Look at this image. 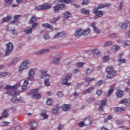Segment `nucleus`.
<instances>
[{
	"mask_svg": "<svg viewBox=\"0 0 130 130\" xmlns=\"http://www.w3.org/2000/svg\"><path fill=\"white\" fill-rule=\"evenodd\" d=\"M107 103V100H106V99H104L101 101V104L103 106L106 105Z\"/></svg>",
	"mask_w": 130,
	"mask_h": 130,
	"instance_id": "obj_47",
	"label": "nucleus"
},
{
	"mask_svg": "<svg viewBox=\"0 0 130 130\" xmlns=\"http://www.w3.org/2000/svg\"><path fill=\"white\" fill-rule=\"evenodd\" d=\"M34 22H36V18L34 16H32L29 20V24H32Z\"/></svg>",
	"mask_w": 130,
	"mask_h": 130,
	"instance_id": "obj_36",
	"label": "nucleus"
},
{
	"mask_svg": "<svg viewBox=\"0 0 130 130\" xmlns=\"http://www.w3.org/2000/svg\"><path fill=\"white\" fill-rule=\"evenodd\" d=\"M106 72L108 73L107 75V79H113L116 76V71L113 69V67H107L106 69Z\"/></svg>",
	"mask_w": 130,
	"mask_h": 130,
	"instance_id": "obj_5",
	"label": "nucleus"
},
{
	"mask_svg": "<svg viewBox=\"0 0 130 130\" xmlns=\"http://www.w3.org/2000/svg\"><path fill=\"white\" fill-rule=\"evenodd\" d=\"M29 125L30 126H32V127H34L35 128H36L37 127V122L34 121H31L29 122Z\"/></svg>",
	"mask_w": 130,
	"mask_h": 130,
	"instance_id": "obj_28",
	"label": "nucleus"
},
{
	"mask_svg": "<svg viewBox=\"0 0 130 130\" xmlns=\"http://www.w3.org/2000/svg\"><path fill=\"white\" fill-rule=\"evenodd\" d=\"M112 49H114V50L117 51L119 50V49H120V48L117 45H115L112 47Z\"/></svg>",
	"mask_w": 130,
	"mask_h": 130,
	"instance_id": "obj_48",
	"label": "nucleus"
},
{
	"mask_svg": "<svg viewBox=\"0 0 130 130\" xmlns=\"http://www.w3.org/2000/svg\"><path fill=\"white\" fill-rule=\"evenodd\" d=\"M12 20V16H8L6 17H4L1 21L2 24H4V23H6L7 22H9V21H11Z\"/></svg>",
	"mask_w": 130,
	"mask_h": 130,
	"instance_id": "obj_16",
	"label": "nucleus"
},
{
	"mask_svg": "<svg viewBox=\"0 0 130 130\" xmlns=\"http://www.w3.org/2000/svg\"><path fill=\"white\" fill-rule=\"evenodd\" d=\"M129 26V22H124L122 24L121 26H120L121 29H122L123 30H125V29H126V28H127V27Z\"/></svg>",
	"mask_w": 130,
	"mask_h": 130,
	"instance_id": "obj_24",
	"label": "nucleus"
},
{
	"mask_svg": "<svg viewBox=\"0 0 130 130\" xmlns=\"http://www.w3.org/2000/svg\"><path fill=\"white\" fill-rule=\"evenodd\" d=\"M84 64V62H78L75 64V66H76V67H77L78 68H81V67H83Z\"/></svg>",
	"mask_w": 130,
	"mask_h": 130,
	"instance_id": "obj_35",
	"label": "nucleus"
},
{
	"mask_svg": "<svg viewBox=\"0 0 130 130\" xmlns=\"http://www.w3.org/2000/svg\"><path fill=\"white\" fill-rule=\"evenodd\" d=\"M39 77L41 79H44V78H49V74H47V70H41L40 72Z\"/></svg>",
	"mask_w": 130,
	"mask_h": 130,
	"instance_id": "obj_9",
	"label": "nucleus"
},
{
	"mask_svg": "<svg viewBox=\"0 0 130 130\" xmlns=\"http://www.w3.org/2000/svg\"><path fill=\"white\" fill-rule=\"evenodd\" d=\"M89 2L90 1L89 0H83L82 5V6H85V5H88Z\"/></svg>",
	"mask_w": 130,
	"mask_h": 130,
	"instance_id": "obj_51",
	"label": "nucleus"
},
{
	"mask_svg": "<svg viewBox=\"0 0 130 130\" xmlns=\"http://www.w3.org/2000/svg\"><path fill=\"white\" fill-rule=\"evenodd\" d=\"M113 87L110 88L108 91V96H110L111 94H112V93H113Z\"/></svg>",
	"mask_w": 130,
	"mask_h": 130,
	"instance_id": "obj_42",
	"label": "nucleus"
},
{
	"mask_svg": "<svg viewBox=\"0 0 130 130\" xmlns=\"http://www.w3.org/2000/svg\"><path fill=\"white\" fill-rule=\"evenodd\" d=\"M93 71H94V69H90L89 68H87L86 70H85V74L87 76H89V75H90Z\"/></svg>",
	"mask_w": 130,
	"mask_h": 130,
	"instance_id": "obj_32",
	"label": "nucleus"
},
{
	"mask_svg": "<svg viewBox=\"0 0 130 130\" xmlns=\"http://www.w3.org/2000/svg\"><path fill=\"white\" fill-rule=\"evenodd\" d=\"M79 127H83L85 125V123L84 121H81L78 123Z\"/></svg>",
	"mask_w": 130,
	"mask_h": 130,
	"instance_id": "obj_61",
	"label": "nucleus"
},
{
	"mask_svg": "<svg viewBox=\"0 0 130 130\" xmlns=\"http://www.w3.org/2000/svg\"><path fill=\"white\" fill-rule=\"evenodd\" d=\"M30 64H31V61L28 59H26L24 60L22 63H21L19 68V71L20 72H23V71H25V70H27L28 68H29Z\"/></svg>",
	"mask_w": 130,
	"mask_h": 130,
	"instance_id": "obj_4",
	"label": "nucleus"
},
{
	"mask_svg": "<svg viewBox=\"0 0 130 130\" xmlns=\"http://www.w3.org/2000/svg\"><path fill=\"white\" fill-rule=\"evenodd\" d=\"M93 30H94L95 33H96V34H100V29H99V28H98L97 27H95L94 28H93Z\"/></svg>",
	"mask_w": 130,
	"mask_h": 130,
	"instance_id": "obj_53",
	"label": "nucleus"
},
{
	"mask_svg": "<svg viewBox=\"0 0 130 130\" xmlns=\"http://www.w3.org/2000/svg\"><path fill=\"white\" fill-rule=\"evenodd\" d=\"M32 97H34V98H35L36 99H40V98H41V95L39 93H36L34 94Z\"/></svg>",
	"mask_w": 130,
	"mask_h": 130,
	"instance_id": "obj_38",
	"label": "nucleus"
},
{
	"mask_svg": "<svg viewBox=\"0 0 130 130\" xmlns=\"http://www.w3.org/2000/svg\"><path fill=\"white\" fill-rule=\"evenodd\" d=\"M66 36V33L64 32H58L54 36V39H57L58 38H60V37H64Z\"/></svg>",
	"mask_w": 130,
	"mask_h": 130,
	"instance_id": "obj_19",
	"label": "nucleus"
},
{
	"mask_svg": "<svg viewBox=\"0 0 130 130\" xmlns=\"http://www.w3.org/2000/svg\"><path fill=\"white\" fill-rule=\"evenodd\" d=\"M104 62H107V61H109V59L110 58L108 56H105L103 57Z\"/></svg>",
	"mask_w": 130,
	"mask_h": 130,
	"instance_id": "obj_40",
	"label": "nucleus"
},
{
	"mask_svg": "<svg viewBox=\"0 0 130 130\" xmlns=\"http://www.w3.org/2000/svg\"><path fill=\"white\" fill-rule=\"evenodd\" d=\"M32 28H30V27H27L23 29V31L26 34V35H29V34H31L32 33Z\"/></svg>",
	"mask_w": 130,
	"mask_h": 130,
	"instance_id": "obj_17",
	"label": "nucleus"
},
{
	"mask_svg": "<svg viewBox=\"0 0 130 130\" xmlns=\"http://www.w3.org/2000/svg\"><path fill=\"white\" fill-rule=\"evenodd\" d=\"M44 83L47 87H48L49 86V78L46 79Z\"/></svg>",
	"mask_w": 130,
	"mask_h": 130,
	"instance_id": "obj_41",
	"label": "nucleus"
},
{
	"mask_svg": "<svg viewBox=\"0 0 130 130\" xmlns=\"http://www.w3.org/2000/svg\"><path fill=\"white\" fill-rule=\"evenodd\" d=\"M84 125L85 126H87V125H90V124H91L92 121L90 120V119H89L88 118H86L84 120Z\"/></svg>",
	"mask_w": 130,
	"mask_h": 130,
	"instance_id": "obj_27",
	"label": "nucleus"
},
{
	"mask_svg": "<svg viewBox=\"0 0 130 130\" xmlns=\"http://www.w3.org/2000/svg\"><path fill=\"white\" fill-rule=\"evenodd\" d=\"M11 101L12 102V103H17V98L16 96L13 97L11 99Z\"/></svg>",
	"mask_w": 130,
	"mask_h": 130,
	"instance_id": "obj_43",
	"label": "nucleus"
},
{
	"mask_svg": "<svg viewBox=\"0 0 130 130\" xmlns=\"http://www.w3.org/2000/svg\"><path fill=\"white\" fill-rule=\"evenodd\" d=\"M2 117L4 118H8L9 117V112H8V109H4L2 113Z\"/></svg>",
	"mask_w": 130,
	"mask_h": 130,
	"instance_id": "obj_20",
	"label": "nucleus"
},
{
	"mask_svg": "<svg viewBox=\"0 0 130 130\" xmlns=\"http://www.w3.org/2000/svg\"><path fill=\"white\" fill-rule=\"evenodd\" d=\"M20 61V58H14L12 61H11V63L9 65V67H13V66H16V64L17 62H19Z\"/></svg>",
	"mask_w": 130,
	"mask_h": 130,
	"instance_id": "obj_21",
	"label": "nucleus"
},
{
	"mask_svg": "<svg viewBox=\"0 0 130 130\" xmlns=\"http://www.w3.org/2000/svg\"><path fill=\"white\" fill-rule=\"evenodd\" d=\"M57 95L58 97H59V98H61V97H63V93H62V92H58Z\"/></svg>",
	"mask_w": 130,
	"mask_h": 130,
	"instance_id": "obj_54",
	"label": "nucleus"
},
{
	"mask_svg": "<svg viewBox=\"0 0 130 130\" xmlns=\"http://www.w3.org/2000/svg\"><path fill=\"white\" fill-rule=\"evenodd\" d=\"M24 102V99L22 97H20L19 99L17 98V103H22Z\"/></svg>",
	"mask_w": 130,
	"mask_h": 130,
	"instance_id": "obj_45",
	"label": "nucleus"
},
{
	"mask_svg": "<svg viewBox=\"0 0 130 130\" xmlns=\"http://www.w3.org/2000/svg\"><path fill=\"white\" fill-rule=\"evenodd\" d=\"M49 9V4L47 3H45L41 6H39L36 7V10H48Z\"/></svg>",
	"mask_w": 130,
	"mask_h": 130,
	"instance_id": "obj_10",
	"label": "nucleus"
},
{
	"mask_svg": "<svg viewBox=\"0 0 130 130\" xmlns=\"http://www.w3.org/2000/svg\"><path fill=\"white\" fill-rule=\"evenodd\" d=\"M42 27H44L45 29L49 28V24L48 23H44L42 24Z\"/></svg>",
	"mask_w": 130,
	"mask_h": 130,
	"instance_id": "obj_52",
	"label": "nucleus"
},
{
	"mask_svg": "<svg viewBox=\"0 0 130 130\" xmlns=\"http://www.w3.org/2000/svg\"><path fill=\"white\" fill-rule=\"evenodd\" d=\"M126 109V108L124 107H115L114 108V111L116 113H117V112H122V111H125Z\"/></svg>",
	"mask_w": 130,
	"mask_h": 130,
	"instance_id": "obj_13",
	"label": "nucleus"
},
{
	"mask_svg": "<svg viewBox=\"0 0 130 130\" xmlns=\"http://www.w3.org/2000/svg\"><path fill=\"white\" fill-rule=\"evenodd\" d=\"M12 32L13 35H15V36L18 35V30L16 29H12Z\"/></svg>",
	"mask_w": 130,
	"mask_h": 130,
	"instance_id": "obj_60",
	"label": "nucleus"
},
{
	"mask_svg": "<svg viewBox=\"0 0 130 130\" xmlns=\"http://www.w3.org/2000/svg\"><path fill=\"white\" fill-rule=\"evenodd\" d=\"M111 6V4H100L98 7L95 8L93 10V13L94 14V19H99L100 17H102L103 16V11H99L100 9H103L105 7H108L109 8Z\"/></svg>",
	"mask_w": 130,
	"mask_h": 130,
	"instance_id": "obj_1",
	"label": "nucleus"
},
{
	"mask_svg": "<svg viewBox=\"0 0 130 130\" xmlns=\"http://www.w3.org/2000/svg\"><path fill=\"white\" fill-rule=\"evenodd\" d=\"M72 76H73L72 74H69L66 76V79L62 80L63 85H67V86H71V85H72L71 83L68 82V81H70V80H71V78H72Z\"/></svg>",
	"mask_w": 130,
	"mask_h": 130,
	"instance_id": "obj_8",
	"label": "nucleus"
},
{
	"mask_svg": "<svg viewBox=\"0 0 130 130\" xmlns=\"http://www.w3.org/2000/svg\"><path fill=\"white\" fill-rule=\"evenodd\" d=\"M86 82H88V83H90V82H92V81H95L94 78H90V77H86L85 78Z\"/></svg>",
	"mask_w": 130,
	"mask_h": 130,
	"instance_id": "obj_37",
	"label": "nucleus"
},
{
	"mask_svg": "<svg viewBox=\"0 0 130 130\" xmlns=\"http://www.w3.org/2000/svg\"><path fill=\"white\" fill-rule=\"evenodd\" d=\"M61 109L63 111H69L71 109V105H63L61 106Z\"/></svg>",
	"mask_w": 130,
	"mask_h": 130,
	"instance_id": "obj_18",
	"label": "nucleus"
},
{
	"mask_svg": "<svg viewBox=\"0 0 130 130\" xmlns=\"http://www.w3.org/2000/svg\"><path fill=\"white\" fill-rule=\"evenodd\" d=\"M8 73H7V72H0V78L6 77Z\"/></svg>",
	"mask_w": 130,
	"mask_h": 130,
	"instance_id": "obj_46",
	"label": "nucleus"
},
{
	"mask_svg": "<svg viewBox=\"0 0 130 130\" xmlns=\"http://www.w3.org/2000/svg\"><path fill=\"white\" fill-rule=\"evenodd\" d=\"M48 52H49V49H41L35 52L34 54L36 55H41V54L47 53Z\"/></svg>",
	"mask_w": 130,
	"mask_h": 130,
	"instance_id": "obj_11",
	"label": "nucleus"
},
{
	"mask_svg": "<svg viewBox=\"0 0 130 130\" xmlns=\"http://www.w3.org/2000/svg\"><path fill=\"white\" fill-rule=\"evenodd\" d=\"M21 84L18 83L14 86L7 85L6 86L5 89L7 90L6 94H8L11 95V96H15V95H17V92H16L15 89H17L18 87H20Z\"/></svg>",
	"mask_w": 130,
	"mask_h": 130,
	"instance_id": "obj_2",
	"label": "nucleus"
},
{
	"mask_svg": "<svg viewBox=\"0 0 130 130\" xmlns=\"http://www.w3.org/2000/svg\"><path fill=\"white\" fill-rule=\"evenodd\" d=\"M59 7H60V9H61V10H64V9H66V5L62 3H61V4H59Z\"/></svg>",
	"mask_w": 130,
	"mask_h": 130,
	"instance_id": "obj_57",
	"label": "nucleus"
},
{
	"mask_svg": "<svg viewBox=\"0 0 130 130\" xmlns=\"http://www.w3.org/2000/svg\"><path fill=\"white\" fill-rule=\"evenodd\" d=\"M71 16H72L71 15V13H70V12L66 11L64 13V18H66V19H68L69 18H71Z\"/></svg>",
	"mask_w": 130,
	"mask_h": 130,
	"instance_id": "obj_33",
	"label": "nucleus"
},
{
	"mask_svg": "<svg viewBox=\"0 0 130 130\" xmlns=\"http://www.w3.org/2000/svg\"><path fill=\"white\" fill-rule=\"evenodd\" d=\"M60 2H63L64 4H70L71 0H60Z\"/></svg>",
	"mask_w": 130,
	"mask_h": 130,
	"instance_id": "obj_63",
	"label": "nucleus"
},
{
	"mask_svg": "<svg viewBox=\"0 0 130 130\" xmlns=\"http://www.w3.org/2000/svg\"><path fill=\"white\" fill-rule=\"evenodd\" d=\"M125 105L127 107H130V98L127 100Z\"/></svg>",
	"mask_w": 130,
	"mask_h": 130,
	"instance_id": "obj_55",
	"label": "nucleus"
},
{
	"mask_svg": "<svg viewBox=\"0 0 130 130\" xmlns=\"http://www.w3.org/2000/svg\"><path fill=\"white\" fill-rule=\"evenodd\" d=\"M36 72V69L32 68L29 69L28 72V76L27 77V81H34V75Z\"/></svg>",
	"mask_w": 130,
	"mask_h": 130,
	"instance_id": "obj_6",
	"label": "nucleus"
},
{
	"mask_svg": "<svg viewBox=\"0 0 130 130\" xmlns=\"http://www.w3.org/2000/svg\"><path fill=\"white\" fill-rule=\"evenodd\" d=\"M103 83V80H99L97 82V83H96V86H101V85H102V84Z\"/></svg>",
	"mask_w": 130,
	"mask_h": 130,
	"instance_id": "obj_50",
	"label": "nucleus"
},
{
	"mask_svg": "<svg viewBox=\"0 0 130 130\" xmlns=\"http://www.w3.org/2000/svg\"><path fill=\"white\" fill-rule=\"evenodd\" d=\"M59 19V17H58L57 18H53L52 19H51L50 22L52 24H55L56 23V22H57V21H58Z\"/></svg>",
	"mask_w": 130,
	"mask_h": 130,
	"instance_id": "obj_34",
	"label": "nucleus"
},
{
	"mask_svg": "<svg viewBox=\"0 0 130 130\" xmlns=\"http://www.w3.org/2000/svg\"><path fill=\"white\" fill-rule=\"evenodd\" d=\"M60 61V57L55 58L53 60L54 63H58Z\"/></svg>",
	"mask_w": 130,
	"mask_h": 130,
	"instance_id": "obj_39",
	"label": "nucleus"
},
{
	"mask_svg": "<svg viewBox=\"0 0 130 130\" xmlns=\"http://www.w3.org/2000/svg\"><path fill=\"white\" fill-rule=\"evenodd\" d=\"M123 55H124L123 53H120L117 55V57L119 58L118 61H119V63H125L126 62V59L121 58V57L123 56Z\"/></svg>",
	"mask_w": 130,
	"mask_h": 130,
	"instance_id": "obj_12",
	"label": "nucleus"
},
{
	"mask_svg": "<svg viewBox=\"0 0 130 130\" xmlns=\"http://www.w3.org/2000/svg\"><path fill=\"white\" fill-rule=\"evenodd\" d=\"M105 47H106L107 46H111V45H112V42H107L105 44H104Z\"/></svg>",
	"mask_w": 130,
	"mask_h": 130,
	"instance_id": "obj_49",
	"label": "nucleus"
},
{
	"mask_svg": "<svg viewBox=\"0 0 130 130\" xmlns=\"http://www.w3.org/2000/svg\"><path fill=\"white\" fill-rule=\"evenodd\" d=\"M123 44L124 46H130V41H126L123 42Z\"/></svg>",
	"mask_w": 130,
	"mask_h": 130,
	"instance_id": "obj_56",
	"label": "nucleus"
},
{
	"mask_svg": "<svg viewBox=\"0 0 130 130\" xmlns=\"http://www.w3.org/2000/svg\"><path fill=\"white\" fill-rule=\"evenodd\" d=\"M90 51L92 52V53L94 54V56L95 57H98V56H100V55H101V52L98 51V49L91 50Z\"/></svg>",
	"mask_w": 130,
	"mask_h": 130,
	"instance_id": "obj_14",
	"label": "nucleus"
},
{
	"mask_svg": "<svg viewBox=\"0 0 130 130\" xmlns=\"http://www.w3.org/2000/svg\"><path fill=\"white\" fill-rule=\"evenodd\" d=\"M41 116L44 117V119H46V118H48V115L46 114V110H43L42 114H41Z\"/></svg>",
	"mask_w": 130,
	"mask_h": 130,
	"instance_id": "obj_29",
	"label": "nucleus"
},
{
	"mask_svg": "<svg viewBox=\"0 0 130 130\" xmlns=\"http://www.w3.org/2000/svg\"><path fill=\"white\" fill-rule=\"evenodd\" d=\"M29 84V81L28 80H25L23 83V86H22L21 89L22 90H26L27 89V86Z\"/></svg>",
	"mask_w": 130,
	"mask_h": 130,
	"instance_id": "obj_26",
	"label": "nucleus"
},
{
	"mask_svg": "<svg viewBox=\"0 0 130 130\" xmlns=\"http://www.w3.org/2000/svg\"><path fill=\"white\" fill-rule=\"evenodd\" d=\"M59 111V105H56L52 109V112L54 114H56Z\"/></svg>",
	"mask_w": 130,
	"mask_h": 130,
	"instance_id": "obj_22",
	"label": "nucleus"
},
{
	"mask_svg": "<svg viewBox=\"0 0 130 130\" xmlns=\"http://www.w3.org/2000/svg\"><path fill=\"white\" fill-rule=\"evenodd\" d=\"M102 93H103V91H102V90L101 89H98L96 91V94L99 96H100V95H101L102 94Z\"/></svg>",
	"mask_w": 130,
	"mask_h": 130,
	"instance_id": "obj_59",
	"label": "nucleus"
},
{
	"mask_svg": "<svg viewBox=\"0 0 130 130\" xmlns=\"http://www.w3.org/2000/svg\"><path fill=\"white\" fill-rule=\"evenodd\" d=\"M91 32V29L89 28H86L85 30L78 28L75 31V35L76 37H80L82 35L87 36L90 34Z\"/></svg>",
	"mask_w": 130,
	"mask_h": 130,
	"instance_id": "obj_3",
	"label": "nucleus"
},
{
	"mask_svg": "<svg viewBox=\"0 0 130 130\" xmlns=\"http://www.w3.org/2000/svg\"><path fill=\"white\" fill-rule=\"evenodd\" d=\"M93 90H94V87H90L87 89L86 90H84L82 92V95H85L86 94H91Z\"/></svg>",
	"mask_w": 130,
	"mask_h": 130,
	"instance_id": "obj_15",
	"label": "nucleus"
},
{
	"mask_svg": "<svg viewBox=\"0 0 130 130\" xmlns=\"http://www.w3.org/2000/svg\"><path fill=\"white\" fill-rule=\"evenodd\" d=\"M5 3V6L6 7H9V6H11L13 4V0H4Z\"/></svg>",
	"mask_w": 130,
	"mask_h": 130,
	"instance_id": "obj_31",
	"label": "nucleus"
},
{
	"mask_svg": "<svg viewBox=\"0 0 130 130\" xmlns=\"http://www.w3.org/2000/svg\"><path fill=\"white\" fill-rule=\"evenodd\" d=\"M53 9L55 13H58L59 10H60V6H59V4L56 5L55 7H53Z\"/></svg>",
	"mask_w": 130,
	"mask_h": 130,
	"instance_id": "obj_30",
	"label": "nucleus"
},
{
	"mask_svg": "<svg viewBox=\"0 0 130 130\" xmlns=\"http://www.w3.org/2000/svg\"><path fill=\"white\" fill-rule=\"evenodd\" d=\"M21 17V15H15L14 17V20H16L17 22H18V21H19V18Z\"/></svg>",
	"mask_w": 130,
	"mask_h": 130,
	"instance_id": "obj_58",
	"label": "nucleus"
},
{
	"mask_svg": "<svg viewBox=\"0 0 130 130\" xmlns=\"http://www.w3.org/2000/svg\"><path fill=\"white\" fill-rule=\"evenodd\" d=\"M126 99H124L122 100H121V101H120L119 103L120 104H124V103H125V104H126Z\"/></svg>",
	"mask_w": 130,
	"mask_h": 130,
	"instance_id": "obj_62",
	"label": "nucleus"
},
{
	"mask_svg": "<svg viewBox=\"0 0 130 130\" xmlns=\"http://www.w3.org/2000/svg\"><path fill=\"white\" fill-rule=\"evenodd\" d=\"M9 124H10V123L7 121H3L1 123L2 126H7V125H9Z\"/></svg>",
	"mask_w": 130,
	"mask_h": 130,
	"instance_id": "obj_44",
	"label": "nucleus"
},
{
	"mask_svg": "<svg viewBox=\"0 0 130 130\" xmlns=\"http://www.w3.org/2000/svg\"><path fill=\"white\" fill-rule=\"evenodd\" d=\"M117 98H121L123 95V91L119 89L116 91Z\"/></svg>",
	"mask_w": 130,
	"mask_h": 130,
	"instance_id": "obj_23",
	"label": "nucleus"
},
{
	"mask_svg": "<svg viewBox=\"0 0 130 130\" xmlns=\"http://www.w3.org/2000/svg\"><path fill=\"white\" fill-rule=\"evenodd\" d=\"M53 104H54L53 100L52 99H49V105H52Z\"/></svg>",
	"mask_w": 130,
	"mask_h": 130,
	"instance_id": "obj_64",
	"label": "nucleus"
},
{
	"mask_svg": "<svg viewBox=\"0 0 130 130\" xmlns=\"http://www.w3.org/2000/svg\"><path fill=\"white\" fill-rule=\"evenodd\" d=\"M82 14L83 15H89L90 14V10L89 9H86L85 8H83L81 10Z\"/></svg>",
	"mask_w": 130,
	"mask_h": 130,
	"instance_id": "obj_25",
	"label": "nucleus"
},
{
	"mask_svg": "<svg viewBox=\"0 0 130 130\" xmlns=\"http://www.w3.org/2000/svg\"><path fill=\"white\" fill-rule=\"evenodd\" d=\"M7 49L5 51V55L7 56L11 54L14 48V45L12 43H8L6 45Z\"/></svg>",
	"mask_w": 130,
	"mask_h": 130,
	"instance_id": "obj_7",
	"label": "nucleus"
}]
</instances>
